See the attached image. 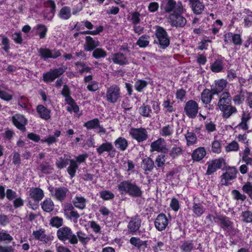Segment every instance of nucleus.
<instances>
[{
	"instance_id": "f257e3e1",
	"label": "nucleus",
	"mask_w": 252,
	"mask_h": 252,
	"mask_svg": "<svg viewBox=\"0 0 252 252\" xmlns=\"http://www.w3.org/2000/svg\"><path fill=\"white\" fill-rule=\"evenodd\" d=\"M231 100L230 94L225 92L220 94L218 102L220 109L223 113V117L226 118L237 111L236 108L230 105Z\"/></svg>"
},
{
	"instance_id": "f03ea898",
	"label": "nucleus",
	"mask_w": 252,
	"mask_h": 252,
	"mask_svg": "<svg viewBox=\"0 0 252 252\" xmlns=\"http://www.w3.org/2000/svg\"><path fill=\"white\" fill-rule=\"evenodd\" d=\"M57 235L58 239L63 242L68 241L70 244L72 245L78 243V240L76 235L68 227L64 226L60 228L57 231Z\"/></svg>"
},
{
	"instance_id": "7ed1b4c3",
	"label": "nucleus",
	"mask_w": 252,
	"mask_h": 252,
	"mask_svg": "<svg viewBox=\"0 0 252 252\" xmlns=\"http://www.w3.org/2000/svg\"><path fill=\"white\" fill-rule=\"evenodd\" d=\"M121 97V90L118 85L113 84L107 88L105 98L109 103L115 104L120 99Z\"/></svg>"
},
{
	"instance_id": "20e7f679",
	"label": "nucleus",
	"mask_w": 252,
	"mask_h": 252,
	"mask_svg": "<svg viewBox=\"0 0 252 252\" xmlns=\"http://www.w3.org/2000/svg\"><path fill=\"white\" fill-rule=\"evenodd\" d=\"M155 35L160 48L165 49L170 44L169 37L165 30L161 27H156Z\"/></svg>"
},
{
	"instance_id": "39448f33",
	"label": "nucleus",
	"mask_w": 252,
	"mask_h": 252,
	"mask_svg": "<svg viewBox=\"0 0 252 252\" xmlns=\"http://www.w3.org/2000/svg\"><path fill=\"white\" fill-rule=\"evenodd\" d=\"M161 8L166 12L173 11L174 13H183L184 9L181 2L178 3L174 0H164L162 1Z\"/></svg>"
},
{
	"instance_id": "423d86ee",
	"label": "nucleus",
	"mask_w": 252,
	"mask_h": 252,
	"mask_svg": "<svg viewBox=\"0 0 252 252\" xmlns=\"http://www.w3.org/2000/svg\"><path fill=\"white\" fill-rule=\"evenodd\" d=\"M237 173V170L235 167H228L225 172L220 176V183L221 185L228 186L231 184L230 181L236 178Z\"/></svg>"
},
{
	"instance_id": "0eeeda50",
	"label": "nucleus",
	"mask_w": 252,
	"mask_h": 252,
	"mask_svg": "<svg viewBox=\"0 0 252 252\" xmlns=\"http://www.w3.org/2000/svg\"><path fill=\"white\" fill-rule=\"evenodd\" d=\"M129 135L138 142H141L147 139L148 132L144 128H132L129 131Z\"/></svg>"
},
{
	"instance_id": "6e6552de",
	"label": "nucleus",
	"mask_w": 252,
	"mask_h": 252,
	"mask_svg": "<svg viewBox=\"0 0 252 252\" xmlns=\"http://www.w3.org/2000/svg\"><path fill=\"white\" fill-rule=\"evenodd\" d=\"M39 55L44 60L49 58L56 59L61 55L60 50L57 49L50 50L47 48H40L38 49Z\"/></svg>"
},
{
	"instance_id": "1a4fd4ad",
	"label": "nucleus",
	"mask_w": 252,
	"mask_h": 252,
	"mask_svg": "<svg viewBox=\"0 0 252 252\" xmlns=\"http://www.w3.org/2000/svg\"><path fill=\"white\" fill-rule=\"evenodd\" d=\"M183 13H173L168 17V22L173 27H183L187 23V20L182 14Z\"/></svg>"
},
{
	"instance_id": "9d476101",
	"label": "nucleus",
	"mask_w": 252,
	"mask_h": 252,
	"mask_svg": "<svg viewBox=\"0 0 252 252\" xmlns=\"http://www.w3.org/2000/svg\"><path fill=\"white\" fill-rule=\"evenodd\" d=\"M224 163L225 160L222 158H216L207 162L208 168L206 174L208 175L213 174L218 169H220Z\"/></svg>"
},
{
	"instance_id": "9b49d317",
	"label": "nucleus",
	"mask_w": 252,
	"mask_h": 252,
	"mask_svg": "<svg viewBox=\"0 0 252 252\" xmlns=\"http://www.w3.org/2000/svg\"><path fill=\"white\" fill-rule=\"evenodd\" d=\"M184 111L187 116L189 118H195L198 113V105L194 100H189L185 104Z\"/></svg>"
},
{
	"instance_id": "f8f14e48",
	"label": "nucleus",
	"mask_w": 252,
	"mask_h": 252,
	"mask_svg": "<svg viewBox=\"0 0 252 252\" xmlns=\"http://www.w3.org/2000/svg\"><path fill=\"white\" fill-rule=\"evenodd\" d=\"M64 72V70L62 67L51 69L49 71L43 74V80L46 83L52 82L62 75Z\"/></svg>"
},
{
	"instance_id": "ddd939ff",
	"label": "nucleus",
	"mask_w": 252,
	"mask_h": 252,
	"mask_svg": "<svg viewBox=\"0 0 252 252\" xmlns=\"http://www.w3.org/2000/svg\"><path fill=\"white\" fill-rule=\"evenodd\" d=\"M151 151L165 153L167 151L165 140L162 138H159L153 142L150 146Z\"/></svg>"
},
{
	"instance_id": "4468645a",
	"label": "nucleus",
	"mask_w": 252,
	"mask_h": 252,
	"mask_svg": "<svg viewBox=\"0 0 252 252\" xmlns=\"http://www.w3.org/2000/svg\"><path fill=\"white\" fill-rule=\"evenodd\" d=\"M169 220L164 214H160L157 217L155 220V226L159 231L164 230L168 224Z\"/></svg>"
},
{
	"instance_id": "2eb2a0df",
	"label": "nucleus",
	"mask_w": 252,
	"mask_h": 252,
	"mask_svg": "<svg viewBox=\"0 0 252 252\" xmlns=\"http://www.w3.org/2000/svg\"><path fill=\"white\" fill-rule=\"evenodd\" d=\"M14 126L22 131L25 130V125L27 123V120L22 115L16 114L12 117Z\"/></svg>"
},
{
	"instance_id": "dca6fc26",
	"label": "nucleus",
	"mask_w": 252,
	"mask_h": 252,
	"mask_svg": "<svg viewBox=\"0 0 252 252\" xmlns=\"http://www.w3.org/2000/svg\"><path fill=\"white\" fill-rule=\"evenodd\" d=\"M50 191L52 196L60 201L64 200L68 192V189L64 187L52 188Z\"/></svg>"
},
{
	"instance_id": "f3484780",
	"label": "nucleus",
	"mask_w": 252,
	"mask_h": 252,
	"mask_svg": "<svg viewBox=\"0 0 252 252\" xmlns=\"http://www.w3.org/2000/svg\"><path fill=\"white\" fill-rule=\"evenodd\" d=\"M100 45V42L97 40H94L90 36L86 37L85 43L84 48L86 51H92Z\"/></svg>"
},
{
	"instance_id": "a211bd4d",
	"label": "nucleus",
	"mask_w": 252,
	"mask_h": 252,
	"mask_svg": "<svg viewBox=\"0 0 252 252\" xmlns=\"http://www.w3.org/2000/svg\"><path fill=\"white\" fill-rule=\"evenodd\" d=\"M227 84V81L223 79L216 80L212 86V92L213 94L220 93L226 87Z\"/></svg>"
},
{
	"instance_id": "6ab92c4d",
	"label": "nucleus",
	"mask_w": 252,
	"mask_h": 252,
	"mask_svg": "<svg viewBox=\"0 0 252 252\" xmlns=\"http://www.w3.org/2000/svg\"><path fill=\"white\" fill-rule=\"evenodd\" d=\"M29 195L31 199L38 202L44 197L43 191L38 188H31L29 190Z\"/></svg>"
},
{
	"instance_id": "aec40b11",
	"label": "nucleus",
	"mask_w": 252,
	"mask_h": 252,
	"mask_svg": "<svg viewBox=\"0 0 252 252\" xmlns=\"http://www.w3.org/2000/svg\"><path fill=\"white\" fill-rule=\"evenodd\" d=\"M224 60L223 58L218 59L211 63L210 69L214 73L221 72L224 68Z\"/></svg>"
},
{
	"instance_id": "412c9836",
	"label": "nucleus",
	"mask_w": 252,
	"mask_h": 252,
	"mask_svg": "<svg viewBox=\"0 0 252 252\" xmlns=\"http://www.w3.org/2000/svg\"><path fill=\"white\" fill-rule=\"evenodd\" d=\"M190 4L193 13L195 14H200L204 11V4L200 0H191Z\"/></svg>"
},
{
	"instance_id": "4be33fe9",
	"label": "nucleus",
	"mask_w": 252,
	"mask_h": 252,
	"mask_svg": "<svg viewBox=\"0 0 252 252\" xmlns=\"http://www.w3.org/2000/svg\"><path fill=\"white\" fill-rule=\"evenodd\" d=\"M141 225V220L137 217L131 218L127 225L128 231L131 233H135L139 229Z\"/></svg>"
},
{
	"instance_id": "5701e85b",
	"label": "nucleus",
	"mask_w": 252,
	"mask_h": 252,
	"mask_svg": "<svg viewBox=\"0 0 252 252\" xmlns=\"http://www.w3.org/2000/svg\"><path fill=\"white\" fill-rule=\"evenodd\" d=\"M36 111L40 117L45 120L51 118V111L42 105H38L36 107Z\"/></svg>"
},
{
	"instance_id": "b1692460",
	"label": "nucleus",
	"mask_w": 252,
	"mask_h": 252,
	"mask_svg": "<svg viewBox=\"0 0 252 252\" xmlns=\"http://www.w3.org/2000/svg\"><path fill=\"white\" fill-rule=\"evenodd\" d=\"M86 199L81 195H76L72 200L73 206L81 210H83L86 207Z\"/></svg>"
},
{
	"instance_id": "393cba45",
	"label": "nucleus",
	"mask_w": 252,
	"mask_h": 252,
	"mask_svg": "<svg viewBox=\"0 0 252 252\" xmlns=\"http://www.w3.org/2000/svg\"><path fill=\"white\" fill-rule=\"evenodd\" d=\"M206 154L205 148L199 147L193 151L191 158L194 161H199L204 158Z\"/></svg>"
},
{
	"instance_id": "a878e982",
	"label": "nucleus",
	"mask_w": 252,
	"mask_h": 252,
	"mask_svg": "<svg viewBox=\"0 0 252 252\" xmlns=\"http://www.w3.org/2000/svg\"><path fill=\"white\" fill-rule=\"evenodd\" d=\"M133 183L128 181H124L120 183L118 186L119 191L121 194H128Z\"/></svg>"
},
{
	"instance_id": "bb28decb",
	"label": "nucleus",
	"mask_w": 252,
	"mask_h": 252,
	"mask_svg": "<svg viewBox=\"0 0 252 252\" xmlns=\"http://www.w3.org/2000/svg\"><path fill=\"white\" fill-rule=\"evenodd\" d=\"M111 59L115 63L120 65L126 64L128 63L127 58L121 53L113 54L111 56Z\"/></svg>"
},
{
	"instance_id": "cd10ccee",
	"label": "nucleus",
	"mask_w": 252,
	"mask_h": 252,
	"mask_svg": "<svg viewBox=\"0 0 252 252\" xmlns=\"http://www.w3.org/2000/svg\"><path fill=\"white\" fill-rule=\"evenodd\" d=\"M32 236L34 239L42 242L46 243L49 240V237H47L45 233L44 230L42 229L33 231Z\"/></svg>"
},
{
	"instance_id": "c85d7f7f",
	"label": "nucleus",
	"mask_w": 252,
	"mask_h": 252,
	"mask_svg": "<svg viewBox=\"0 0 252 252\" xmlns=\"http://www.w3.org/2000/svg\"><path fill=\"white\" fill-rule=\"evenodd\" d=\"M114 149L111 143L106 142L102 143L97 149L96 151L98 154L101 155L104 152L110 153Z\"/></svg>"
},
{
	"instance_id": "c756f323",
	"label": "nucleus",
	"mask_w": 252,
	"mask_h": 252,
	"mask_svg": "<svg viewBox=\"0 0 252 252\" xmlns=\"http://www.w3.org/2000/svg\"><path fill=\"white\" fill-rule=\"evenodd\" d=\"M174 132L173 126L172 125H167L162 127L159 129V134L163 137H169L172 135Z\"/></svg>"
},
{
	"instance_id": "7c9ffc66",
	"label": "nucleus",
	"mask_w": 252,
	"mask_h": 252,
	"mask_svg": "<svg viewBox=\"0 0 252 252\" xmlns=\"http://www.w3.org/2000/svg\"><path fill=\"white\" fill-rule=\"evenodd\" d=\"M213 92L209 89H205L201 93V98L202 102L205 104L209 103L212 99Z\"/></svg>"
},
{
	"instance_id": "2f4dec72",
	"label": "nucleus",
	"mask_w": 252,
	"mask_h": 252,
	"mask_svg": "<svg viewBox=\"0 0 252 252\" xmlns=\"http://www.w3.org/2000/svg\"><path fill=\"white\" fill-rule=\"evenodd\" d=\"M114 143L116 147L122 151L126 150L128 146L127 140L123 137L118 138L115 140Z\"/></svg>"
},
{
	"instance_id": "473e14b6",
	"label": "nucleus",
	"mask_w": 252,
	"mask_h": 252,
	"mask_svg": "<svg viewBox=\"0 0 252 252\" xmlns=\"http://www.w3.org/2000/svg\"><path fill=\"white\" fill-rule=\"evenodd\" d=\"M66 103L68 105L66 109L69 112L77 113L79 111V107L72 98H68L65 100Z\"/></svg>"
},
{
	"instance_id": "72a5a7b5",
	"label": "nucleus",
	"mask_w": 252,
	"mask_h": 252,
	"mask_svg": "<svg viewBox=\"0 0 252 252\" xmlns=\"http://www.w3.org/2000/svg\"><path fill=\"white\" fill-rule=\"evenodd\" d=\"M71 15V8L68 6H64L61 9L58 16L62 19L67 20Z\"/></svg>"
},
{
	"instance_id": "f704fd0d",
	"label": "nucleus",
	"mask_w": 252,
	"mask_h": 252,
	"mask_svg": "<svg viewBox=\"0 0 252 252\" xmlns=\"http://www.w3.org/2000/svg\"><path fill=\"white\" fill-rule=\"evenodd\" d=\"M40 38H44L46 37L48 29L47 27L42 24H38L34 27Z\"/></svg>"
},
{
	"instance_id": "c9c22d12",
	"label": "nucleus",
	"mask_w": 252,
	"mask_h": 252,
	"mask_svg": "<svg viewBox=\"0 0 252 252\" xmlns=\"http://www.w3.org/2000/svg\"><path fill=\"white\" fill-rule=\"evenodd\" d=\"M42 209L46 212H50L53 210L54 204L52 200L48 198L45 199L41 204Z\"/></svg>"
},
{
	"instance_id": "e433bc0d",
	"label": "nucleus",
	"mask_w": 252,
	"mask_h": 252,
	"mask_svg": "<svg viewBox=\"0 0 252 252\" xmlns=\"http://www.w3.org/2000/svg\"><path fill=\"white\" fill-rule=\"evenodd\" d=\"M78 165L74 159L69 160V166L67 168V172L71 178L74 177Z\"/></svg>"
},
{
	"instance_id": "4c0bfd02",
	"label": "nucleus",
	"mask_w": 252,
	"mask_h": 252,
	"mask_svg": "<svg viewBox=\"0 0 252 252\" xmlns=\"http://www.w3.org/2000/svg\"><path fill=\"white\" fill-rule=\"evenodd\" d=\"M150 42V36L147 35H142L137 41V44L141 48L147 47Z\"/></svg>"
},
{
	"instance_id": "58836bf2",
	"label": "nucleus",
	"mask_w": 252,
	"mask_h": 252,
	"mask_svg": "<svg viewBox=\"0 0 252 252\" xmlns=\"http://www.w3.org/2000/svg\"><path fill=\"white\" fill-rule=\"evenodd\" d=\"M107 56L106 52L100 48H96L93 50L92 56L95 59L104 58Z\"/></svg>"
},
{
	"instance_id": "ea45409f",
	"label": "nucleus",
	"mask_w": 252,
	"mask_h": 252,
	"mask_svg": "<svg viewBox=\"0 0 252 252\" xmlns=\"http://www.w3.org/2000/svg\"><path fill=\"white\" fill-rule=\"evenodd\" d=\"M76 234L77 238H78L79 241L83 245L87 244L91 240L88 235L81 231H77Z\"/></svg>"
},
{
	"instance_id": "a19ab883",
	"label": "nucleus",
	"mask_w": 252,
	"mask_h": 252,
	"mask_svg": "<svg viewBox=\"0 0 252 252\" xmlns=\"http://www.w3.org/2000/svg\"><path fill=\"white\" fill-rule=\"evenodd\" d=\"M69 159L66 155L60 157L56 161V164L59 169H62L68 164Z\"/></svg>"
},
{
	"instance_id": "79ce46f5",
	"label": "nucleus",
	"mask_w": 252,
	"mask_h": 252,
	"mask_svg": "<svg viewBox=\"0 0 252 252\" xmlns=\"http://www.w3.org/2000/svg\"><path fill=\"white\" fill-rule=\"evenodd\" d=\"M185 138L187 140V145L191 146L195 144L197 142V137L196 135L191 132H188L185 135Z\"/></svg>"
},
{
	"instance_id": "37998d69",
	"label": "nucleus",
	"mask_w": 252,
	"mask_h": 252,
	"mask_svg": "<svg viewBox=\"0 0 252 252\" xmlns=\"http://www.w3.org/2000/svg\"><path fill=\"white\" fill-rule=\"evenodd\" d=\"M141 166L145 171H151L154 167V161L149 158H146L143 160Z\"/></svg>"
},
{
	"instance_id": "c03bdc74",
	"label": "nucleus",
	"mask_w": 252,
	"mask_h": 252,
	"mask_svg": "<svg viewBox=\"0 0 252 252\" xmlns=\"http://www.w3.org/2000/svg\"><path fill=\"white\" fill-rule=\"evenodd\" d=\"M221 227L225 229L230 230L232 228V223L227 218L220 217Z\"/></svg>"
},
{
	"instance_id": "a18cd8bd",
	"label": "nucleus",
	"mask_w": 252,
	"mask_h": 252,
	"mask_svg": "<svg viewBox=\"0 0 252 252\" xmlns=\"http://www.w3.org/2000/svg\"><path fill=\"white\" fill-rule=\"evenodd\" d=\"M128 194L132 197H139L142 194V191L136 184H133Z\"/></svg>"
},
{
	"instance_id": "49530a36",
	"label": "nucleus",
	"mask_w": 252,
	"mask_h": 252,
	"mask_svg": "<svg viewBox=\"0 0 252 252\" xmlns=\"http://www.w3.org/2000/svg\"><path fill=\"white\" fill-rule=\"evenodd\" d=\"M239 149V145L235 141H233L232 142L227 144L225 147V151L227 152H237Z\"/></svg>"
},
{
	"instance_id": "de8ad7c7",
	"label": "nucleus",
	"mask_w": 252,
	"mask_h": 252,
	"mask_svg": "<svg viewBox=\"0 0 252 252\" xmlns=\"http://www.w3.org/2000/svg\"><path fill=\"white\" fill-rule=\"evenodd\" d=\"M231 194L233 198L236 200H241L244 201L247 198L246 195L241 193L239 191L236 189L232 190L231 191Z\"/></svg>"
},
{
	"instance_id": "09e8293b",
	"label": "nucleus",
	"mask_w": 252,
	"mask_h": 252,
	"mask_svg": "<svg viewBox=\"0 0 252 252\" xmlns=\"http://www.w3.org/2000/svg\"><path fill=\"white\" fill-rule=\"evenodd\" d=\"M13 239V237L6 231L2 230L0 231V242H11Z\"/></svg>"
},
{
	"instance_id": "8fccbe9b",
	"label": "nucleus",
	"mask_w": 252,
	"mask_h": 252,
	"mask_svg": "<svg viewBox=\"0 0 252 252\" xmlns=\"http://www.w3.org/2000/svg\"><path fill=\"white\" fill-rule=\"evenodd\" d=\"M135 165L133 162L129 160L124 162L123 164L122 165V168L126 171L133 172Z\"/></svg>"
},
{
	"instance_id": "3c124183",
	"label": "nucleus",
	"mask_w": 252,
	"mask_h": 252,
	"mask_svg": "<svg viewBox=\"0 0 252 252\" xmlns=\"http://www.w3.org/2000/svg\"><path fill=\"white\" fill-rule=\"evenodd\" d=\"M212 151L213 153L219 154L221 151V145L220 142L217 140H214L212 142Z\"/></svg>"
},
{
	"instance_id": "603ef678",
	"label": "nucleus",
	"mask_w": 252,
	"mask_h": 252,
	"mask_svg": "<svg viewBox=\"0 0 252 252\" xmlns=\"http://www.w3.org/2000/svg\"><path fill=\"white\" fill-rule=\"evenodd\" d=\"M242 220L246 223L252 222V212L250 211L242 212L241 214Z\"/></svg>"
},
{
	"instance_id": "864d4df0",
	"label": "nucleus",
	"mask_w": 252,
	"mask_h": 252,
	"mask_svg": "<svg viewBox=\"0 0 252 252\" xmlns=\"http://www.w3.org/2000/svg\"><path fill=\"white\" fill-rule=\"evenodd\" d=\"M139 111L141 115L146 117H150L152 112L150 107L144 104L139 108Z\"/></svg>"
},
{
	"instance_id": "5fc2aeb1",
	"label": "nucleus",
	"mask_w": 252,
	"mask_h": 252,
	"mask_svg": "<svg viewBox=\"0 0 252 252\" xmlns=\"http://www.w3.org/2000/svg\"><path fill=\"white\" fill-rule=\"evenodd\" d=\"M67 219L72 220L74 223L78 221V219L80 217L79 214L76 211H71L69 212L66 213L65 215Z\"/></svg>"
},
{
	"instance_id": "6e6d98bb",
	"label": "nucleus",
	"mask_w": 252,
	"mask_h": 252,
	"mask_svg": "<svg viewBox=\"0 0 252 252\" xmlns=\"http://www.w3.org/2000/svg\"><path fill=\"white\" fill-rule=\"evenodd\" d=\"M194 248L193 244L191 241H186L183 243L181 247L184 252H190Z\"/></svg>"
},
{
	"instance_id": "4d7b16f0",
	"label": "nucleus",
	"mask_w": 252,
	"mask_h": 252,
	"mask_svg": "<svg viewBox=\"0 0 252 252\" xmlns=\"http://www.w3.org/2000/svg\"><path fill=\"white\" fill-rule=\"evenodd\" d=\"M99 122L97 119H94L89 121L84 124V126L88 129H93L99 126Z\"/></svg>"
},
{
	"instance_id": "13d9d810",
	"label": "nucleus",
	"mask_w": 252,
	"mask_h": 252,
	"mask_svg": "<svg viewBox=\"0 0 252 252\" xmlns=\"http://www.w3.org/2000/svg\"><path fill=\"white\" fill-rule=\"evenodd\" d=\"M76 69L80 73L89 72L91 70V68L86 66L84 63L77 62L75 63Z\"/></svg>"
},
{
	"instance_id": "bf43d9fd",
	"label": "nucleus",
	"mask_w": 252,
	"mask_h": 252,
	"mask_svg": "<svg viewBox=\"0 0 252 252\" xmlns=\"http://www.w3.org/2000/svg\"><path fill=\"white\" fill-rule=\"evenodd\" d=\"M100 197L105 200H108L113 199L114 197V194L109 190H102L100 192Z\"/></svg>"
},
{
	"instance_id": "052dcab7",
	"label": "nucleus",
	"mask_w": 252,
	"mask_h": 252,
	"mask_svg": "<svg viewBox=\"0 0 252 252\" xmlns=\"http://www.w3.org/2000/svg\"><path fill=\"white\" fill-rule=\"evenodd\" d=\"M50 223L52 226L59 227L62 225L63 220L59 217H54L51 219Z\"/></svg>"
},
{
	"instance_id": "680f3d73",
	"label": "nucleus",
	"mask_w": 252,
	"mask_h": 252,
	"mask_svg": "<svg viewBox=\"0 0 252 252\" xmlns=\"http://www.w3.org/2000/svg\"><path fill=\"white\" fill-rule=\"evenodd\" d=\"M147 85L146 81L142 80H138L135 83L134 87L136 91L141 92Z\"/></svg>"
},
{
	"instance_id": "e2e57ef3",
	"label": "nucleus",
	"mask_w": 252,
	"mask_h": 252,
	"mask_svg": "<svg viewBox=\"0 0 252 252\" xmlns=\"http://www.w3.org/2000/svg\"><path fill=\"white\" fill-rule=\"evenodd\" d=\"M222 26V22L220 20H217L213 24V28L210 29L211 32L215 34L219 32L221 27Z\"/></svg>"
},
{
	"instance_id": "0e129e2a",
	"label": "nucleus",
	"mask_w": 252,
	"mask_h": 252,
	"mask_svg": "<svg viewBox=\"0 0 252 252\" xmlns=\"http://www.w3.org/2000/svg\"><path fill=\"white\" fill-rule=\"evenodd\" d=\"M40 169L45 174H50L52 172L53 168L47 163L41 164L40 165Z\"/></svg>"
},
{
	"instance_id": "69168bd1",
	"label": "nucleus",
	"mask_w": 252,
	"mask_h": 252,
	"mask_svg": "<svg viewBox=\"0 0 252 252\" xmlns=\"http://www.w3.org/2000/svg\"><path fill=\"white\" fill-rule=\"evenodd\" d=\"M233 101L235 104L240 105L244 100V95L243 93L241 91L238 94L235 95L233 98Z\"/></svg>"
},
{
	"instance_id": "338daca9",
	"label": "nucleus",
	"mask_w": 252,
	"mask_h": 252,
	"mask_svg": "<svg viewBox=\"0 0 252 252\" xmlns=\"http://www.w3.org/2000/svg\"><path fill=\"white\" fill-rule=\"evenodd\" d=\"M193 213L197 216H200L204 213V210L202 205L198 204H194L193 206Z\"/></svg>"
},
{
	"instance_id": "774afa93",
	"label": "nucleus",
	"mask_w": 252,
	"mask_h": 252,
	"mask_svg": "<svg viewBox=\"0 0 252 252\" xmlns=\"http://www.w3.org/2000/svg\"><path fill=\"white\" fill-rule=\"evenodd\" d=\"M130 243L131 245L137 248L141 247L143 245V242L139 238L133 237L130 239Z\"/></svg>"
}]
</instances>
